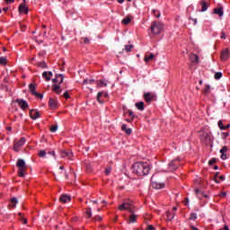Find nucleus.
<instances>
[{
  "label": "nucleus",
  "instance_id": "0e129e2a",
  "mask_svg": "<svg viewBox=\"0 0 230 230\" xmlns=\"http://www.w3.org/2000/svg\"><path fill=\"white\" fill-rule=\"evenodd\" d=\"M7 4H10V3H15V0H4Z\"/></svg>",
  "mask_w": 230,
  "mask_h": 230
},
{
  "label": "nucleus",
  "instance_id": "f257e3e1",
  "mask_svg": "<svg viewBox=\"0 0 230 230\" xmlns=\"http://www.w3.org/2000/svg\"><path fill=\"white\" fill-rule=\"evenodd\" d=\"M133 173L139 177H145L150 173V165L145 162H137L132 165Z\"/></svg>",
  "mask_w": 230,
  "mask_h": 230
},
{
  "label": "nucleus",
  "instance_id": "de8ad7c7",
  "mask_svg": "<svg viewBox=\"0 0 230 230\" xmlns=\"http://www.w3.org/2000/svg\"><path fill=\"white\" fill-rule=\"evenodd\" d=\"M19 220L24 225L28 224V219H26L24 217H20Z\"/></svg>",
  "mask_w": 230,
  "mask_h": 230
},
{
  "label": "nucleus",
  "instance_id": "5701e85b",
  "mask_svg": "<svg viewBox=\"0 0 230 230\" xmlns=\"http://www.w3.org/2000/svg\"><path fill=\"white\" fill-rule=\"evenodd\" d=\"M52 91L56 93V94H60V93H62V90H60V85L57 84L52 85Z\"/></svg>",
  "mask_w": 230,
  "mask_h": 230
},
{
  "label": "nucleus",
  "instance_id": "79ce46f5",
  "mask_svg": "<svg viewBox=\"0 0 230 230\" xmlns=\"http://www.w3.org/2000/svg\"><path fill=\"white\" fill-rule=\"evenodd\" d=\"M227 150H228V148H227V146H223L221 149H220V154L222 155V154H226L227 153Z\"/></svg>",
  "mask_w": 230,
  "mask_h": 230
},
{
  "label": "nucleus",
  "instance_id": "9b49d317",
  "mask_svg": "<svg viewBox=\"0 0 230 230\" xmlns=\"http://www.w3.org/2000/svg\"><path fill=\"white\" fill-rule=\"evenodd\" d=\"M49 106L52 111H55V109H57V107H58V101L50 98L49 101Z\"/></svg>",
  "mask_w": 230,
  "mask_h": 230
},
{
  "label": "nucleus",
  "instance_id": "bf43d9fd",
  "mask_svg": "<svg viewBox=\"0 0 230 230\" xmlns=\"http://www.w3.org/2000/svg\"><path fill=\"white\" fill-rule=\"evenodd\" d=\"M56 76L57 78H61V80H64V75L62 74H57Z\"/></svg>",
  "mask_w": 230,
  "mask_h": 230
},
{
  "label": "nucleus",
  "instance_id": "2eb2a0df",
  "mask_svg": "<svg viewBox=\"0 0 230 230\" xmlns=\"http://www.w3.org/2000/svg\"><path fill=\"white\" fill-rule=\"evenodd\" d=\"M229 58V49H225L221 51V60L226 61Z\"/></svg>",
  "mask_w": 230,
  "mask_h": 230
},
{
  "label": "nucleus",
  "instance_id": "a211bd4d",
  "mask_svg": "<svg viewBox=\"0 0 230 230\" xmlns=\"http://www.w3.org/2000/svg\"><path fill=\"white\" fill-rule=\"evenodd\" d=\"M29 91H30L31 94H32V96H35V94L37 93V84H29Z\"/></svg>",
  "mask_w": 230,
  "mask_h": 230
},
{
  "label": "nucleus",
  "instance_id": "49530a36",
  "mask_svg": "<svg viewBox=\"0 0 230 230\" xmlns=\"http://www.w3.org/2000/svg\"><path fill=\"white\" fill-rule=\"evenodd\" d=\"M86 215L88 216V218H91V217H93V213L91 212V208H87Z\"/></svg>",
  "mask_w": 230,
  "mask_h": 230
},
{
  "label": "nucleus",
  "instance_id": "423d86ee",
  "mask_svg": "<svg viewBox=\"0 0 230 230\" xmlns=\"http://www.w3.org/2000/svg\"><path fill=\"white\" fill-rule=\"evenodd\" d=\"M144 100L146 103H152V102H157V94L153 93H144Z\"/></svg>",
  "mask_w": 230,
  "mask_h": 230
},
{
  "label": "nucleus",
  "instance_id": "393cba45",
  "mask_svg": "<svg viewBox=\"0 0 230 230\" xmlns=\"http://www.w3.org/2000/svg\"><path fill=\"white\" fill-rule=\"evenodd\" d=\"M129 22H132V17L130 15L126 16L123 20H122V24H124V26L128 25Z\"/></svg>",
  "mask_w": 230,
  "mask_h": 230
},
{
  "label": "nucleus",
  "instance_id": "6e6552de",
  "mask_svg": "<svg viewBox=\"0 0 230 230\" xmlns=\"http://www.w3.org/2000/svg\"><path fill=\"white\" fill-rule=\"evenodd\" d=\"M119 211H125V210H127V211H128L129 213H134V208H132L130 203H128V202H124V203H122V205H120V206L119 207Z\"/></svg>",
  "mask_w": 230,
  "mask_h": 230
},
{
  "label": "nucleus",
  "instance_id": "1a4fd4ad",
  "mask_svg": "<svg viewBox=\"0 0 230 230\" xmlns=\"http://www.w3.org/2000/svg\"><path fill=\"white\" fill-rule=\"evenodd\" d=\"M15 103H18L22 111H26L27 109H30V105H28V102L23 99H16Z\"/></svg>",
  "mask_w": 230,
  "mask_h": 230
},
{
  "label": "nucleus",
  "instance_id": "e2e57ef3",
  "mask_svg": "<svg viewBox=\"0 0 230 230\" xmlns=\"http://www.w3.org/2000/svg\"><path fill=\"white\" fill-rule=\"evenodd\" d=\"M62 175H64V172H58V179H61Z\"/></svg>",
  "mask_w": 230,
  "mask_h": 230
},
{
  "label": "nucleus",
  "instance_id": "b1692460",
  "mask_svg": "<svg viewBox=\"0 0 230 230\" xmlns=\"http://www.w3.org/2000/svg\"><path fill=\"white\" fill-rule=\"evenodd\" d=\"M19 203V200H17V198L13 197L10 199L9 208H15L17 204Z\"/></svg>",
  "mask_w": 230,
  "mask_h": 230
},
{
  "label": "nucleus",
  "instance_id": "ddd939ff",
  "mask_svg": "<svg viewBox=\"0 0 230 230\" xmlns=\"http://www.w3.org/2000/svg\"><path fill=\"white\" fill-rule=\"evenodd\" d=\"M59 201L62 202L63 204H66L67 202H71V196L67 194H63L59 198Z\"/></svg>",
  "mask_w": 230,
  "mask_h": 230
},
{
  "label": "nucleus",
  "instance_id": "8fccbe9b",
  "mask_svg": "<svg viewBox=\"0 0 230 230\" xmlns=\"http://www.w3.org/2000/svg\"><path fill=\"white\" fill-rule=\"evenodd\" d=\"M215 163H217V158H212L210 161H208L209 166L215 164Z\"/></svg>",
  "mask_w": 230,
  "mask_h": 230
},
{
  "label": "nucleus",
  "instance_id": "f03ea898",
  "mask_svg": "<svg viewBox=\"0 0 230 230\" xmlns=\"http://www.w3.org/2000/svg\"><path fill=\"white\" fill-rule=\"evenodd\" d=\"M16 166L18 167V175L19 177H24V172L28 169L26 165V162L22 159H18L16 163Z\"/></svg>",
  "mask_w": 230,
  "mask_h": 230
},
{
  "label": "nucleus",
  "instance_id": "a878e982",
  "mask_svg": "<svg viewBox=\"0 0 230 230\" xmlns=\"http://www.w3.org/2000/svg\"><path fill=\"white\" fill-rule=\"evenodd\" d=\"M135 107H137L138 111H145V102H136Z\"/></svg>",
  "mask_w": 230,
  "mask_h": 230
},
{
  "label": "nucleus",
  "instance_id": "680f3d73",
  "mask_svg": "<svg viewBox=\"0 0 230 230\" xmlns=\"http://www.w3.org/2000/svg\"><path fill=\"white\" fill-rule=\"evenodd\" d=\"M73 13H74L73 12L67 11L66 12V17L69 18V15H73Z\"/></svg>",
  "mask_w": 230,
  "mask_h": 230
},
{
  "label": "nucleus",
  "instance_id": "e433bc0d",
  "mask_svg": "<svg viewBox=\"0 0 230 230\" xmlns=\"http://www.w3.org/2000/svg\"><path fill=\"white\" fill-rule=\"evenodd\" d=\"M218 127L220 128V130H226V126H224V122L222 120L218 121Z\"/></svg>",
  "mask_w": 230,
  "mask_h": 230
},
{
  "label": "nucleus",
  "instance_id": "9d476101",
  "mask_svg": "<svg viewBox=\"0 0 230 230\" xmlns=\"http://www.w3.org/2000/svg\"><path fill=\"white\" fill-rule=\"evenodd\" d=\"M29 114L31 119H37L40 118V111L39 110H35V109L30 110Z\"/></svg>",
  "mask_w": 230,
  "mask_h": 230
},
{
  "label": "nucleus",
  "instance_id": "c756f323",
  "mask_svg": "<svg viewBox=\"0 0 230 230\" xmlns=\"http://www.w3.org/2000/svg\"><path fill=\"white\" fill-rule=\"evenodd\" d=\"M38 67H41L42 69L48 68V64H46V61H41L38 63Z\"/></svg>",
  "mask_w": 230,
  "mask_h": 230
},
{
  "label": "nucleus",
  "instance_id": "ea45409f",
  "mask_svg": "<svg viewBox=\"0 0 230 230\" xmlns=\"http://www.w3.org/2000/svg\"><path fill=\"white\" fill-rule=\"evenodd\" d=\"M38 155L39 157H46V150H40Z\"/></svg>",
  "mask_w": 230,
  "mask_h": 230
},
{
  "label": "nucleus",
  "instance_id": "39448f33",
  "mask_svg": "<svg viewBox=\"0 0 230 230\" xmlns=\"http://www.w3.org/2000/svg\"><path fill=\"white\" fill-rule=\"evenodd\" d=\"M199 139L204 145H210L212 141L211 133L202 131L199 135Z\"/></svg>",
  "mask_w": 230,
  "mask_h": 230
},
{
  "label": "nucleus",
  "instance_id": "09e8293b",
  "mask_svg": "<svg viewBox=\"0 0 230 230\" xmlns=\"http://www.w3.org/2000/svg\"><path fill=\"white\" fill-rule=\"evenodd\" d=\"M190 220H197V214L191 213L190 217Z\"/></svg>",
  "mask_w": 230,
  "mask_h": 230
},
{
  "label": "nucleus",
  "instance_id": "4468645a",
  "mask_svg": "<svg viewBox=\"0 0 230 230\" xmlns=\"http://www.w3.org/2000/svg\"><path fill=\"white\" fill-rule=\"evenodd\" d=\"M18 10L20 13H25V15H28V12H30V8L26 7L24 4H21L18 7Z\"/></svg>",
  "mask_w": 230,
  "mask_h": 230
},
{
  "label": "nucleus",
  "instance_id": "052dcab7",
  "mask_svg": "<svg viewBox=\"0 0 230 230\" xmlns=\"http://www.w3.org/2000/svg\"><path fill=\"white\" fill-rule=\"evenodd\" d=\"M221 159L225 161V159H227V155L226 154H221Z\"/></svg>",
  "mask_w": 230,
  "mask_h": 230
},
{
  "label": "nucleus",
  "instance_id": "f3484780",
  "mask_svg": "<svg viewBox=\"0 0 230 230\" xmlns=\"http://www.w3.org/2000/svg\"><path fill=\"white\" fill-rule=\"evenodd\" d=\"M213 13H215L216 15H218L219 17H224V7H218V8H215L213 10Z\"/></svg>",
  "mask_w": 230,
  "mask_h": 230
},
{
  "label": "nucleus",
  "instance_id": "aec40b11",
  "mask_svg": "<svg viewBox=\"0 0 230 230\" xmlns=\"http://www.w3.org/2000/svg\"><path fill=\"white\" fill-rule=\"evenodd\" d=\"M190 60L192 64H199V56L197 54H190Z\"/></svg>",
  "mask_w": 230,
  "mask_h": 230
},
{
  "label": "nucleus",
  "instance_id": "412c9836",
  "mask_svg": "<svg viewBox=\"0 0 230 230\" xmlns=\"http://www.w3.org/2000/svg\"><path fill=\"white\" fill-rule=\"evenodd\" d=\"M60 154L61 157H67V159H71V157H73V153L69 151L63 150L60 152Z\"/></svg>",
  "mask_w": 230,
  "mask_h": 230
},
{
  "label": "nucleus",
  "instance_id": "864d4df0",
  "mask_svg": "<svg viewBox=\"0 0 230 230\" xmlns=\"http://www.w3.org/2000/svg\"><path fill=\"white\" fill-rule=\"evenodd\" d=\"M86 172H88V173H91V172H93V166H91L90 164L86 165Z\"/></svg>",
  "mask_w": 230,
  "mask_h": 230
},
{
  "label": "nucleus",
  "instance_id": "cd10ccee",
  "mask_svg": "<svg viewBox=\"0 0 230 230\" xmlns=\"http://www.w3.org/2000/svg\"><path fill=\"white\" fill-rule=\"evenodd\" d=\"M155 58V55L151 53L149 56H145L144 60L145 62H150V60H154Z\"/></svg>",
  "mask_w": 230,
  "mask_h": 230
},
{
  "label": "nucleus",
  "instance_id": "58836bf2",
  "mask_svg": "<svg viewBox=\"0 0 230 230\" xmlns=\"http://www.w3.org/2000/svg\"><path fill=\"white\" fill-rule=\"evenodd\" d=\"M222 78V73L221 72H217L215 74V79L216 80H220Z\"/></svg>",
  "mask_w": 230,
  "mask_h": 230
},
{
  "label": "nucleus",
  "instance_id": "69168bd1",
  "mask_svg": "<svg viewBox=\"0 0 230 230\" xmlns=\"http://www.w3.org/2000/svg\"><path fill=\"white\" fill-rule=\"evenodd\" d=\"M57 82H58V77H57V75H56V77L54 79H52V83L57 84Z\"/></svg>",
  "mask_w": 230,
  "mask_h": 230
},
{
  "label": "nucleus",
  "instance_id": "7ed1b4c3",
  "mask_svg": "<svg viewBox=\"0 0 230 230\" xmlns=\"http://www.w3.org/2000/svg\"><path fill=\"white\" fill-rule=\"evenodd\" d=\"M164 28V26L161 22H153L151 24V31L154 35H159Z\"/></svg>",
  "mask_w": 230,
  "mask_h": 230
},
{
  "label": "nucleus",
  "instance_id": "bb28decb",
  "mask_svg": "<svg viewBox=\"0 0 230 230\" xmlns=\"http://www.w3.org/2000/svg\"><path fill=\"white\" fill-rule=\"evenodd\" d=\"M200 4H201V12H206V10L209 8V5L205 1H201Z\"/></svg>",
  "mask_w": 230,
  "mask_h": 230
},
{
  "label": "nucleus",
  "instance_id": "4be33fe9",
  "mask_svg": "<svg viewBox=\"0 0 230 230\" xmlns=\"http://www.w3.org/2000/svg\"><path fill=\"white\" fill-rule=\"evenodd\" d=\"M121 130L127 134V136H130L132 134V129L131 128H127L126 124H122L121 126Z\"/></svg>",
  "mask_w": 230,
  "mask_h": 230
},
{
  "label": "nucleus",
  "instance_id": "603ef678",
  "mask_svg": "<svg viewBox=\"0 0 230 230\" xmlns=\"http://www.w3.org/2000/svg\"><path fill=\"white\" fill-rule=\"evenodd\" d=\"M34 96H36V98H40V100H42V98H44V95L39 93H36Z\"/></svg>",
  "mask_w": 230,
  "mask_h": 230
},
{
  "label": "nucleus",
  "instance_id": "6e6d98bb",
  "mask_svg": "<svg viewBox=\"0 0 230 230\" xmlns=\"http://www.w3.org/2000/svg\"><path fill=\"white\" fill-rule=\"evenodd\" d=\"M84 44H89L91 41L89 40V38H83Z\"/></svg>",
  "mask_w": 230,
  "mask_h": 230
},
{
  "label": "nucleus",
  "instance_id": "3c124183",
  "mask_svg": "<svg viewBox=\"0 0 230 230\" xmlns=\"http://www.w3.org/2000/svg\"><path fill=\"white\" fill-rule=\"evenodd\" d=\"M63 96L66 98V100H69V98H71V96L69 95V92H65Z\"/></svg>",
  "mask_w": 230,
  "mask_h": 230
},
{
  "label": "nucleus",
  "instance_id": "c85d7f7f",
  "mask_svg": "<svg viewBox=\"0 0 230 230\" xmlns=\"http://www.w3.org/2000/svg\"><path fill=\"white\" fill-rule=\"evenodd\" d=\"M97 87H107V83L103 82L102 80L96 81Z\"/></svg>",
  "mask_w": 230,
  "mask_h": 230
},
{
  "label": "nucleus",
  "instance_id": "20e7f679",
  "mask_svg": "<svg viewBox=\"0 0 230 230\" xmlns=\"http://www.w3.org/2000/svg\"><path fill=\"white\" fill-rule=\"evenodd\" d=\"M181 166V157H177L168 164L167 172H175Z\"/></svg>",
  "mask_w": 230,
  "mask_h": 230
},
{
  "label": "nucleus",
  "instance_id": "2f4dec72",
  "mask_svg": "<svg viewBox=\"0 0 230 230\" xmlns=\"http://www.w3.org/2000/svg\"><path fill=\"white\" fill-rule=\"evenodd\" d=\"M128 114L131 117V119H136V118H137V115H135L132 110H128Z\"/></svg>",
  "mask_w": 230,
  "mask_h": 230
},
{
  "label": "nucleus",
  "instance_id": "dca6fc26",
  "mask_svg": "<svg viewBox=\"0 0 230 230\" xmlns=\"http://www.w3.org/2000/svg\"><path fill=\"white\" fill-rule=\"evenodd\" d=\"M194 191H195L198 199H202V197H204L205 199L209 198V196H208V194H204V191L200 190L199 189H196Z\"/></svg>",
  "mask_w": 230,
  "mask_h": 230
},
{
  "label": "nucleus",
  "instance_id": "37998d69",
  "mask_svg": "<svg viewBox=\"0 0 230 230\" xmlns=\"http://www.w3.org/2000/svg\"><path fill=\"white\" fill-rule=\"evenodd\" d=\"M153 13H154L155 17H156L157 19H159L161 17V13H157V10H153Z\"/></svg>",
  "mask_w": 230,
  "mask_h": 230
},
{
  "label": "nucleus",
  "instance_id": "c03bdc74",
  "mask_svg": "<svg viewBox=\"0 0 230 230\" xmlns=\"http://www.w3.org/2000/svg\"><path fill=\"white\" fill-rule=\"evenodd\" d=\"M111 172H112V168L111 167H108L105 169V175H110Z\"/></svg>",
  "mask_w": 230,
  "mask_h": 230
},
{
  "label": "nucleus",
  "instance_id": "7c9ffc66",
  "mask_svg": "<svg viewBox=\"0 0 230 230\" xmlns=\"http://www.w3.org/2000/svg\"><path fill=\"white\" fill-rule=\"evenodd\" d=\"M6 64H8L6 58H0V66H6Z\"/></svg>",
  "mask_w": 230,
  "mask_h": 230
},
{
  "label": "nucleus",
  "instance_id": "13d9d810",
  "mask_svg": "<svg viewBox=\"0 0 230 230\" xmlns=\"http://www.w3.org/2000/svg\"><path fill=\"white\" fill-rule=\"evenodd\" d=\"M146 230H155V227L152 225H148Z\"/></svg>",
  "mask_w": 230,
  "mask_h": 230
},
{
  "label": "nucleus",
  "instance_id": "6ab92c4d",
  "mask_svg": "<svg viewBox=\"0 0 230 230\" xmlns=\"http://www.w3.org/2000/svg\"><path fill=\"white\" fill-rule=\"evenodd\" d=\"M137 222V215L131 213L129 216V219L128 220V224H136Z\"/></svg>",
  "mask_w": 230,
  "mask_h": 230
},
{
  "label": "nucleus",
  "instance_id": "72a5a7b5",
  "mask_svg": "<svg viewBox=\"0 0 230 230\" xmlns=\"http://www.w3.org/2000/svg\"><path fill=\"white\" fill-rule=\"evenodd\" d=\"M102 96H103V92H99L97 93V102H99V103H103V101L100 100V98H102Z\"/></svg>",
  "mask_w": 230,
  "mask_h": 230
},
{
  "label": "nucleus",
  "instance_id": "a19ab883",
  "mask_svg": "<svg viewBox=\"0 0 230 230\" xmlns=\"http://www.w3.org/2000/svg\"><path fill=\"white\" fill-rule=\"evenodd\" d=\"M57 130H58V125H54L50 127V132H57Z\"/></svg>",
  "mask_w": 230,
  "mask_h": 230
},
{
  "label": "nucleus",
  "instance_id": "f8f14e48",
  "mask_svg": "<svg viewBox=\"0 0 230 230\" xmlns=\"http://www.w3.org/2000/svg\"><path fill=\"white\" fill-rule=\"evenodd\" d=\"M151 186L155 190H162V188H164V183H159L157 181H154V178L151 179Z\"/></svg>",
  "mask_w": 230,
  "mask_h": 230
},
{
  "label": "nucleus",
  "instance_id": "0eeeda50",
  "mask_svg": "<svg viewBox=\"0 0 230 230\" xmlns=\"http://www.w3.org/2000/svg\"><path fill=\"white\" fill-rule=\"evenodd\" d=\"M26 143V137H22L18 142L14 143L13 149L14 152H21V146Z\"/></svg>",
  "mask_w": 230,
  "mask_h": 230
},
{
  "label": "nucleus",
  "instance_id": "f704fd0d",
  "mask_svg": "<svg viewBox=\"0 0 230 230\" xmlns=\"http://www.w3.org/2000/svg\"><path fill=\"white\" fill-rule=\"evenodd\" d=\"M209 89H211V86H209V84H207L205 89L203 90V94H209Z\"/></svg>",
  "mask_w": 230,
  "mask_h": 230
},
{
  "label": "nucleus",
  "instance_id": "c9c22d12",
  "mask_svg": "<svg viewBox=\"0 0 230 230\" xmlns=\"http://www.w3.org/2000/svg\"><path fill=\"white\" fill-rule=\"evenodd\" d=\"M132 49H134V45H126L125 46V50L128 53L132 51Z\"/></svg>",
  "mask_w": 230,
  "mask_h": 230
},
{
  "label": "nucleus",
  "instance_id": "473e14b6",
  "mask_svg": "<svg viewBox=\"0 0 230 230\" xmlns=\"http://www.w3.org/2000/svg\"><path fill=\"white\" fill-rule=\"evenodd\" d=\"M42 77L45 78L46 82H49V80H51V77L48 75V72H43Z\"/></svg>",
  "mask_w": 230,
  "mask_h": 230
},
{
  "label": "nucleus",
  "instance_id": "a18cd8bd",
  "mask_svg": "<svg viewBox=\"0 0 230 230\" xmlns=\"http://www.w3.org/2000/svg\"><path fill=\"white\" fill-rule=\"evenodd\" d=\"M93 220H94V222L98 221V222H102V218L100 216H95Z\"/></svg>",
  "mask_w": 230,
  "mask_h": 230
},
{
  "label": "nucleus",
  "instance_id": "338daca9",
  "mask_svg": "<svg viewBox=\"0 0 230 230\" xmlns=\"http://www.w3.org/2000/svg\"><path fill=\"white\" fill-rule=\"evenodd\" d=\"M221 39H226V32L225 31L221 32Z\"/></svg>",
  "mask_w": 230,
  "mask_h": 230
},
{
  "label": "nucleus",
  "instance_id": "774afa93",
  "mask_svg": "<svg viewBox=\"0 0 230 230\" xmlns=\"http://www.w3.org/2000/svg\"><path fill=\"white\" fill-rule=\"evenodd\" d=\"M220 230H222V229H220ZM223 230H229V226H227V225H225Z\"/></svg>",
  "mask_w": 230,
  "mask_h": 230
},
{
  "label": "nucleus",
  "instance_id": "5fc2aeb1",
  "mask_svg": "<svg viewBox=\"0 0 230 230\" xmlns=\"http://www.w3.org/2000/svg\"><path fill=\"white\" fill-rule=\"evenodd\" d=\"M222 136L223 139H226V137H229V132H223Z\"/></svg>",
  "mask_w": 230,
  "mask_h": 230
},
{
  "label": "nucleus",
  "instance_id": "4d7b16f0",
  "mask_svg": "<svg viewBox=\"0 0 230 230\" xmlns=\"http://www.w3.org/2000/svg\"><path fill=\"white\" fill-rule=\"evenodd\" d=\"M219 197H221L222 199H225V197H227V193L226 192H221L219 194Z\"/></svg>",
  "mask_w": 230,
  "mask_h": 230
},
{
  "label": "nucleus",
  "instance_id": "4c0bfd02",
  "mask_svg": "<svg viewBox=\"0 0 230 230\" xmlns=\"http://www.w3.org/2000/svg\"><path fill=\"white\" fill-rule=\"evenodd\" d=\"M166 217H167V220H169V221H172V220H173V216L172 215V213L171 212H166Z\"/></svg>",
  "mask_w": 230,
  "mask_h": 230
}]
</instances>
